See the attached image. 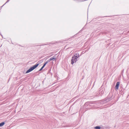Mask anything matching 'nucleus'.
Returning a JSON list of instances; mask_svg holds the SVG:
<instances>
[{
	"label": "nucleus",
	"instance_id": "f257e3e1",
	"mask_svg": "<svg viewBox=\"0 0 129 129\" xmlns=\"http://www.w3.org/2000/svg\"><path fill=\"white\" fill-rule=\"evenodd\" d=\"M76 55H74L72 58L71 60V63L73 64L74 63H76L77 61V58L79 57V54L77 55V54H76Z\"/></svg>",
	"mask_w": 129,
	"mask_h": 129
},
{
	"label": "nucleus",
	"instance_id": "20e7f679",
	"mask_svg": "<svg viewBox=\"0 0 129 129\" xmlns=\"http://www.w3.org/2000/svg\"><path fill=\"white\" fill-rule=\"evenodd\" d=\"M112 95L109 94L107 98V101H111L112 99Z\"/></svg>",
	"mask_w": 129,
	"mask_h": 129
},
{
	"label": "nucleus",
	"instance_id": "0eeeda50",
	"mask_svg": "<svg viewBox=\"0 0 129 129\" xmlns=\"http://www.w3.org/2000/svg\"><path fill=\"white\" fill-rule=\"evenodd\" d=\"M5 124L4 122H2L0 123V127L4 125Z\"/></svg>",
	"mask_w": 129,
	"mask_h": 129
},
{
	"label": "nucleus",
	"instance_id": "9d476101",
	"mask_svg": "<svg viewBox=\"0 0 129 129\" xmlns=\"http://www.w3.org/2000/svg\"><path fill=\"white\" fill-rule=\"evenodd\" d=\"M105 127L106 129H109V127L107 126H106V127Z\"/></svg>",
	"mask_w": 129,
	"mask_h": 129
},
{
	"label": "nucleus",
	"instance_id": "f8f14e48",
	"mask_svg": "<svg viewBox=\"0 0 129 129\" xmlns=\"http://www.w3.org/2000/svg\"><path fill=\"white\" fill-rule=\"evenodd\" d=\"M88 103H86L85 104H88Z\"/></svg>",
	"mask_w": 129,
	"mask_h": 129
},
{
	"label": "nucleus",
	"instance_id": "39448f33",
	"mask_svg": "<svg viewBox=\"0 0 129 129\" xmlns=\"http://www.w3.org/2000/svg\"><path fill=\"white\" fill-rule=\"evenodd\" d=\"M120 84L119 82H117L116 85L115 87V89L116 90H117L118 89L119 86Z\"/></svg>",
	"mask_w": 129,
	"mask_h": 129
},
{
	"label": "nucleus",
	"instance_id": "9b49d317",
	"mask_svg": "<svg viewBox=\"0 0 129 129\" xmlns=\"http://www.w3.org/2000/svg\"><path fill=\"white\" fill-rule=\"evenodd\" d=\"M10 0H7V2H6V3H5L4 4V5H3V6H4V5H5V4H6L8 2H9V1H10Z\"/></svg>",
	"mask_w": 129,
	"mask_h": 129
},
{
	"label": "nucleus",
	"instance_id": "ddd939ff",
	"mask_svg": "<svg viewBox=\"0 0 129 129\" xmlns=\"http://www.w3.org/2000/svg\"><path fill=\"white\" fill-rule=\"evenodd\" d=\"M66 127H68V126H66Z\"/></svg>",
	"mask_w": 129,
	"mask_h": 129
},
{
	"label": "nucleus",
	"instance_id": "f03ea898",
	"mask_svg": "<svg viewBox=\"0 0 129 129\" xmlns=\"http://www.w3.org/2000/svg\"><path fill=\"white\" fill-rule=\"evenodd\" d=\"M39 64V63H38V62L36 64L34 65L33 66L31 67L26 72V73H29L34 70L38 66Z\"/></svg>",
	"mask_w": 129,
	"mask_h": 129
},
{
	"label": "nucleus",
	"instance_id": "6e6552de",
	"mask_svg": "<svg viewBox=\"0 0 129 129\" xmlns=\"http://www.w3.org/2000/svg\"><path fill=\"white\" fill-rule=\"evenodd\" d=\"M48 62L47 61L46 62H45L44 63V64H43V66L44 67L45 66H46V64L48 63Z\"/></svg>",
	"mask_w": 129,
	"mask_h": 129
},
{
	"label": "nucleus",
	"instance_id": "1a4fd4ad",
	"mask_svg": "<svg viewBox=\"0 0 129 129\" xmlns=\"http://www.w3.org/2000/svg\"><path fill=\"white\" fill-rule=\"evenodd\" d=\"M44 68V67L43 66H42V67H41V68L39 70V71H41Z\"/></svg>",
	"mask_w": 129,
	"mask_h": 129
},
{
	"label": "nucleus",
	"instance_id": "4468645a",
	"mask_svg": "<svg viewBox=\"0 0 129 129\" xmlns=\"http://www.w3.org/2000/svg\"><path fill=\"white\" fill-rule=\"evenodd\" d=\"M80 33V31L79 32V33Z\"/></svg>",
	"mask_w": 129,
	"mask_h": 129
},
{
	"label": "nucleus",
	"instance_id": "423d86ee",
	"mask_svg": "<svg viewBox=\"0 0 129 129\" xmlns=\"http://www.w3.org/2000/svg\"><path fill=\"white\" fill-rule=\"evenodd\" d=\"M101 128L102 129H104L103 127H101L100 126H97L94 127V128L96 129H100Z\"/></svg>",
	"mask_w": 129,
	"mask_h": 129
},
{
	"label": "nucleus",
	"instance_id": "7ed1b4c3",
	"mask_svg": "<svg viewBox=\"0 0 129 129\" xmlns=\"http://www.w3.org/2000/svg\"><path fill=\"white\" fill-rule=\"evenodd\" d=\"M51 60H52L53 61H56V58L55 55L51 58L50 59L47 60V61L49 62Z\"/></svg>",
	"mask_w": 129,
	"mask_h": 129
}]
</instances>
